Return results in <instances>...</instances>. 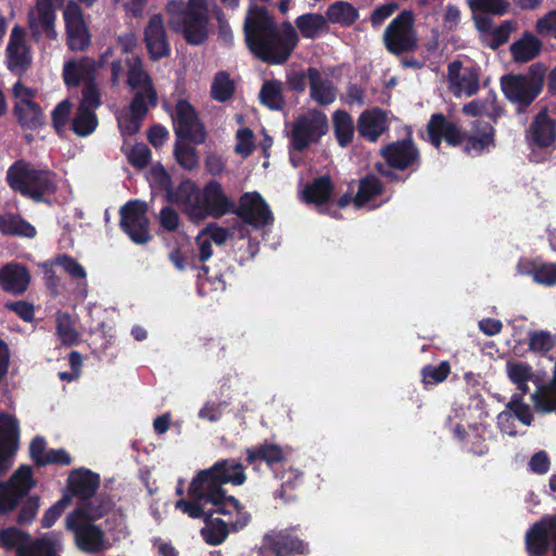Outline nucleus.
Masks as SVG:
<instances>
[{
    "instance_id": "obj_1",
    "label": "nucleus",
    "mask_w": 556,
    "mask_h": 556,
    "mask_svg": "<svg viewBox=\"0 0 556 556\" xmlns=\"http://www.w3.org/2000/svg\"><path fill=\"white\" fill-rule=\"evenodd\" d=\"M243 30L251 52L268 64L285 63L300 41L290 22L278 27L267 11L256 5L249 9Z\"/></svg>"
},
{
    "instance_id": "obj_2",
    "label": "nucleus",
    "mask_w": 556,
    "mask_h": 556,
    "mask_svg": "<svg viewBox=\"0 0 556 556\" xmlns=\"http://www.w3.org/2000/svg\"><path fill=\"white\" fill-rule=\"evenodd\" d=\"M176 507L192 518L211 517L214 513L222 514L226 519H211L206 521L202 530L207 543L218 545L226 539L228 531H239L250 521V514L245 511L236 498H230L224 504H211L192 500H180Z\"/></svg>"
},
{
    "instance_id": "obj_3",
    "label": "nucleus",
    "mask_w": 556,
    "mask_h": 556,
    "mask_svg": "<svg viewBox=\"0 0 556 556\" xmlns=\"http://www.w3.org/2000/svg\"><path fill=\"white\" fill-rule=\"evenodd\" d=\"M244 481L245 475L240 463L223 460L215 464L212 468L203 470L192 480L189 495L192 500L199 502L224 504V502L233 497L226 496L222 485L224 483L241 485Z\"/></svg>"
},
{
    "instance_id": "obj_4",
    "label": "nucleus",
    "mask_w": 556,
    "mask_h": 556,
    "mask_svg": "<svg viewBox=\"0 0 556 556\" xmlns=\"http://www.w3.org/2000/svg\"><path fill=\"white\" fill-rule=\"evenodd\" d=\"M211 8L217 9L212 0H189L187 4L180 0H169L166 7L169 26L182 31L189 43L199 45L207 35Z\"/></svg>"
},
{
    "instance_id": "obj_5",
    "label": "nucleus",
    "mask_w": 556,
    "mask_h": 556,
    "mask_svg": "<svg viewBox=\"0 0 556 556\" xmlns=\"http://www.w3.org/2000/svg\"><path fill=\"white\" fill-rule=\"evenodd\" d=\"M546 66L533 63L526 73H509L500 79L504 97L516 106L517 113H526L541 94L545 84Z\"/></svg>"
},
{
    "instance_id": "obj_6",
    "label": "nucleus",
    "mask_w": 556,
    "mask_h": 556,
    "mask_svg": "<svg viewBox=\"0 0 556 556\" xmlns=\"http://www.w3.org/2000/svg\"><path fill=\"white\" fill-rule=\"evenodd\" d=\"M0 546L15 549L17 556H60L63 542L58 532L45 533L33 540L27 533L10 527L0 530Z\"/></svg>"
},
{
    "instance_id": "obj_7",
    "label": "nucleus",
    "mask_w": 556,
    "mask_h": 556,
    "mask_svg": "<svg viewBox=\"0 0 556 556\" xmlns=\"http://www.w3.org/2000/svg\"><path fill=\"white\" fill-rule=\"evenodd\" d=\"M7 178L12 189L35 201H41L45 195L52 194L56 190L55 176L51 172L24 162H17L11 166Z\"/></svg>"
},
{
    "instance_id": "obj_8",
    "label": "nucleus",
    "mask_w": 556,
    "mask_h": 556,
    "mask_svg": "<svg viewBox=\"0 0 556 556\" xmlns=\"http://www.w3.org/2000/svg\"><path fill=\"white\" fill-rule=\"evenodd\" d=\"M415 17L410 10H403L387 26L383 33L386 49L394 55L413 52L418 47Z\"/></svg>"
},
{
    "instance_id": "obj_9",
    "label": "nucleus",
    "mask_w": 556,
    "mask_h": 556,
    "mask_svg": "<svg viewBox=\"0 0 556 556\" xmlns=\"http://www.w3.org/2000/svg\"><path fill=\"white\" fill-rule=\"evenodd\" d=\"M379 153L386 164L395 170L417 172L422 164L421 152L414 141L410 128H407L403 139L384 144Z\"/></svg>"
},
{
    "instance_id": "obj_10",
    "label": "nucleus",
    "mask_w": 556,
    "mask_h": 556,
    "mask_svg": "<svg viewBox=\"0 0 556 556\" xmlns=\"http://www.w3.org/2000/svg\"><path fill=\"white\" fill-rule=\"evenodd\" d=\"M525 546L529 556H556V513L545 515L526 532Z\"/></svg>"
},
{
    "instance_id": "obj_11",
    "label": "nucleus",
    "mask_w": 556,
    "mask_h": 556,
    "mask_svg": "<svg viewBox=\"0 0 556 556\" xmlns=\"http://www.w3.org/2000/svg\"><path fill=\"white\" fill-rule=\"evenodd\" d=\"M327 130L328 121L326 115L318 111H308L293 122L291 146L295 150H303L317 142Z\"/></svg>"
},
{
    "instance_id": "obj_12",
    "label": "nucleus",
    "mask_w": 556,
    "mask_h": 556,
    "mask_svg": "<svg viewBox=\"0 0 556 556\" xmlns=\"http://www.w3.org/2000/svg\"><path fill=\"white\" fill-rule=\"evenodd\" d=\"M65 528L74 533L77 546L85 552L96 553L105 547L103 531L92 522L83 520L79 511L66 516Z\"/></svg>"
},
{
    "instance_id": "obj_13",
    "label": "nucleus",
    "mask_w": 556,
    "mask_h": 556,
    "mask_svg": "<svg viewBox=\"0 0 556 556\" xmlns=\"http://www.w3.org/2000/svg\"><path fill=\"white\" fill-rule=\"evenodd\" d=\"M148 206L141 201H130L121 208V226L130 239L139 244L150 240Z\"/></svg>"
},
{
    "instance_id": "obj_14",
    "label": "nucleus",
    "mask_w": 556,
    "mask_h": 556,
    "mask_svg": "<svg viewBox=\"0 0 556 556\" xmlns=\"http://www.w3.org/2000/svg\"><path fill=\"white\" fill-rule=\"evenodd\" d=\"M428 141L439 149L442 141L451 147H458L465 141L466 131L462 126L448 119L443 113H433L426 126Z\"/></svg>"
},
{
    "instance_id": "obj_15",
    "label": "nucleus",
    "mask_w": 556,
    "mask_h": 556,
    "mask_svg": "<svg viewBox=\"0 0 556 556\" xmlns=\"http://www.w3.org/2000/svg\"><path fill=\"white\" fill-rule=\"evenodd\" d=\"M33 485L30 467H20L8 483L0 484V513L4 514L12 510Z\"/></svg>"
},
{
    "instance_id": "obj_16",
    "label": "nucleus",
    "mask_w": 556,
    "mask_h": 556,
    "mask_svg": "<svg viewBox=\"0 0 556 556\" xmlns=\"http://www.w3.org/2000/svg\"><path fill=\"white\" fill-rule=\"evenodd\" d=\"M174 128L179 139H187L194 143H201L205 139L202 124L193 108L185 100L178 101L173 116Z\"/></svg>"
},
{
    "instance_id": "obj_17",
    "label": "nucleus",
    "mask_w": 556,
    "mask_h": 556,
    "mask_svg": "<svg viewBox=\"0 0 556 556\" xmlns=\"http://www.w3.org/2000/svg\"><path fill=\"white\" fill-rule=\"evenodd\" d=\"M238 216L247 224L262 228L273 223V213L257 192H247L239 201Z\"/></svg>"
},
{
    "instance_id": "obj_18",
    "label": "nucleus",
    "mask_w": 556,
    "mask_h": 556,
    "mask_svg": "<svg viewBox=\"0 0 556 556\" xmlns=\"http://www.w3.org/2000/svg\"><path fill=\"white\" fill-rule=\"evenodd\" d=\"M526 140L531 148L547 149L556 141V119L543 106L526 130Z\"/></svg>"
},
{
    "instance_id": "obj_19",
    "label": "nucleus",
    "mask_w": 556,
    "mask_h": 556,
    "mask_svg": "<svg viewBox=\"0 0 556 556\" xmlns=\"http://www.w3.org/2000/svg\"><path fill=\"white\" fill-rule=\"evenodd\" d=\"M65 21L67 45L72 50H84L90 42V37L83 18V12L78 3L68 0L63 10Z\"/></svg>"
},
{
    "instance_id": "obj_20",
    "label": "nucleus",
    "mask_w": 556,
    "mask_h": 556,
    "mask_svg": "<svg viewBox=\"0 0 556 556\" xmlns=\"http://www.w3.org/2000/svg\"><path fill=\"white\" fill-rule=\"evenodd\" d=\"M55 10L51 0H36L28 13L29 29L35 38L45 35L49 39H55Z\"/></svg>"
},
{
    "instance_id": "obj_21",
    "label": "nucleus",
    "mask_w": 556,
    "mask_h": 556,
    "mask_svg": "<svg viewBox=\"0 0 556 556\" xmlns=\"http://www.w3.org/2000/svg\"><path fill=\"white\" fill-rule=\"evenodd\" d=\"M480 70L476 66L463 67L459 60L447 65V80L455 94L465 93L470 97L479 90Z\"/></svg>"
},
{
    "instance_id": "obj_22",
    "label": "nucleus",
    "mask_w": 556,
    "mask_h": 556,
    "mask_svg": "<svg viewBox=\"0 0 556 556\" xmlns=\"http://www.w3.org/2000/svg\"><path fill=\"white\" fill-rule=\"evenodd\" d=\"M18 425L14 417L0 414V476L12 465V457L18 446Z\"/></svg>"
},
{
    "instance_id": "obj_23",
    "label": "nucleus",
    "mask_w": 556,
    "mask_h": 556,
    "mask_svg": "<svg viewBox=\"0 0 556 556\" xmlns=\"http://www.w3.org/2000/svg\"><path fill=\"white\" fill-rule=\"evenodd\" d=\"M389 128L387 112L378 106L363 111L357 118L359 137L370 143H376Z\"/></svg>"
},
{
    "instance_id": "obj_24",
    "label": "nucleus",
    "mask_w": 556,
    "mask_h": 556,
    "mask_svg": "<svg viewBox=\"0 0 556 556\" xmlns=\"http://www.w3.org/2000/svg\"><path fill=\"white\" fill-rule=\"evenodd\" d=\"M201 191L190 180H185L175 190H167L166 200L179 205L188 217L200 222L202 212L200 208Z\"/></svg>"
},
{
    "instance_id": "obj_25",
    "label": "nucleus",
    "mask_w": 556,
    "mask_h": 556,
    "mask_svg": "<svg viewBox=\"0 0 556 556\" xmlns=\"http://www.w3.org/2000/svg\"><path fill=\"white\" fill-rule=\"evenodd\" d=\"M7 63L10 71L22 73L31 63V55L25 40V31L15 26L10 34L7 47Z\"/></svg>"
},
{
    "instance_id": "obj_26",
    "label": "nucleus",
    "mask_w": 556,
    "mask_h": 556,
    "mask_svg": "<svg viewBox=\"0 0 556 556\" xmlns=\"http://www.w3.org/2000/svg\"><path fill=\"white\" fill-rule=\"evenodd\" d=\"M200 208L203 211L202 220L207 216L219 217L226 214L230 211L231 203L219 184L210 182L201 191Z\"/></svg>"
},
{
    "instance_id": "obj_27",
    "label": "nucleus",
    "mask_w": 556,
    "mask_h": 556,
    "mask_svg": "<svg viewBox=\"0 0 556 556\" xmlns=\"http://www.w3.org/2000/svg\"><path fill=\"white\" fill-rule=\"evenodd\" d=\"M144 41L152 59L159 60L168 55L169 45L161 14L150 17L144 30Z\"/></svg>"
},
{
    "instance_id": "obj_28",
    "label": "nucleus",
    "mask_w": 556,
    "mask_h": 556,
    "mask_svg": "<svg viewBox=\"0 0 556 556\" xmlns=\"http://www.w3.org/2000/svg\"><path fill=\"white\" fill-rule=\"evenodd\" d=\"M97 61L84 56L70 60L63 65V80L67 87H78L81 81L85 84L96 79Z\"/></svg>"
},
{
    "instance_id": "obj_29",
    "label": "nucleus",
    "mask_w": 556,
    "mask_h": 556,
    "mask_svg": "<svg viewBox=\"0 0 556 556\" xmlns=\"http://www.w3.org/2000/svg\"><path fill=\"white\" fill-rule=\"evenodd\" d=\"M307 549V544L304 542L277 533L264 538L261 554L262 556H287L292 553L304 554Z\"/></svg>"
},
{
    "instance_id": "obj_30",
    "label": "nucleus",
    "mask_w": 556,
    "mask_h": 556,
    "mask_svg": "<svg viewBox=\"0 0 556 556\" xmlns=\"http://www.w3.org/2000/svg\"><path fill=\"white\" fill-rule=\"evenodd\" d=\"M464 151L481 154L495 147V128L488 122L477 121L473 125V135L466 134Z\"/></svg>"
},
{
    "instance_id": "obj_31",
    "label": "nucleus",
    "mask_w": 556,
    "mask_h": 556,
    "mask_svg": "<svg viewBox=\"0 0 556 556\" xmlns=\"http://www.w3.org/2000/svg\"><path fill=\"white\" fill-rule=\"evenodd\" d=\"M128 77L127 83L129 87L136 91H144L150 104L156 105L157 96L153 88L152 80L148 73L143 70L141 60L137 56H131L127 60Z\"/></svg>"
},
{
    "instance_id": "obj_32",
    "label": "nucleus",
    "mask_w": 556,
    "mask_h": 556,
    "mask_svg": "<svg viewBox=\"0 0 556 556\" xmlns=\"http://www.w3.org/2000/svg\"><path fill=\"white\" fill-rule=\"evenodd\" d=\"M311 98L320 105L332 103L337 98V90L331 81L321 75L316 68H308Z\"/></svg>"
},
{
    "instance_id": "obj_33",
    "label": "nucleus",
    "mask_w": 556,
    "mask_h": 556,
    "mask_svg": "<svg viewBox=\"0 0 556 556\" xmlns=\"http://www.w3.org/2000/svg\"><path fill=\"white\" fill-rule=\"evenodd\" d=\"M293 27L298 35L312 40L321 37L329 30L325 16L313 12L299 15Z\"/></svg>"
},
{
    "instance_id": "obj_34",
    "label": "nucleus",
    "mask_w": 556,
    "mask_h": 556,
    "mask_svg": "<svg viewBox=\"0 0 556 556\" xmlns=\"http://www.w3.org/2000/svg\"><path fill=\"white\" fill-rule=\"evenodd\" d=\"M99 476L88 469L73 470L68 476V485L72 492L81 497H91L99 486Z\"/></svg>"
},
{
    "instance_id": "obj_35",
    "label": "nucleus",
    "mask_w": 556,
    "mask_h": 556,
    "mask_svg": "<svg viewBox=\"0 0 556 556\" xmlns=\"http://www.w3.org/2000/svg\"><path fill=\"white\" fill-rule=\"evenodd\" d=\"M506 409L497 415V424L502 430L507 431L505 425L508 424L513 415L523 425L530 426L533 421V415L528 404L522 402V394L515 393L506 404Z\"/></svg>"
},
{
    "instance_id": "obj_36",
    "label": "nucleus",
    "mask_w": 556,
    "mask_h": 556,
    "mask_svg": "<svg viewBox=\"0 0 556 556\" xmlns=\"http://www.w3.org/2000/svg\"><path fill=\"white\" fill-rule=\"evenodd\" d=\"M0 283L7 291L22 293L29 283V274L23 266L9 264L0 269Z\"/></svg>"
},
{
    "instance_id": "obj_37",
    "label": "nucleus",
    "mask_w": 556,
    "mask_h": 556,
    "mask_svg": "<svg viewBox=\"0 0 556 556\" xmlns=\"http://www.w3.org/2000/svg\"><path fill=\"white\" fill-rule=\"evenodd\" d=\"M541 49V40L527 31L510 46V53L516 62L525 63L535 59L540 54Z\"/></svg>"
},
{
    "instance_id": "obj_38",
    "label": "nucleus",
    "mask_w": 556,
    "mask_h": 556,
    "mask_svg": "<svg viewBox=\"0 0 556 556\" xmlns=\"http://www.w3.org/2000/svg\"><path fill=\"white\" fill-rule=\"evenodd\" d=\"M382 191L383 186L376 176H366L359 181L358 191L353 199L350 198V203L353 202L354 206L359 208L380 195Z\"/></svg>"
},
{
    "instance_id": "obj_39",
    "label": "nucleus",
    "mask_w": 556,
    "mask_h": 556,
    "mask_svg": "<svg viewBox=\"0 0 556 556\" xmlns=\"http://www.w3.org/2000/svg\"><path fill=\"white\" fill-rule=\"evenodd\" d=\"M112 508V502L104 497H94L81 503L73 511H79L81 519L93 522L104 517Z\"/></svg>"
},
{
    "instance_id": "obj_40",
    "label": "nucleus",
    "mask_w": 556,
    "mask_h": 556,
    "mask_svg": "<svg viewBox=\"0 0 556 556\" xmlns=\"http://www.w3.org/2000/svg\"><path fill=\"white\" fill-rule=\"evenodd\" d=\"M0 231L7 235H15L21 237L34 238L36 229L26 220L15 215L0 216Z\"/></svg>"
},
{
    "instance_id": "obj_41",
    "label": "nucleus",
    "mask_w": 556,
    "mask_h": 556,
    "mask_svg": "<svg viewBox=\"0 0 556 556\" xmlns=\"http://www.w3.org/2000/svg\"><path fill=\"white\" fill-rule=\"evenodd\" d=\"M332 184L327 176L319 177L315 179L309 186H307L303 191V197L305 201L312 203H324L329 199V195L332 191Z\"/></svg>"
},
{
    "instance_id": "obj_42",
    "label": "nucleus",
    "mask_w": 556,
    "mask_h": 556,
    "mask_svg": "<svg viewBox=\"0 0 556 556\" xmlns=\"http://www.w3.org/2000/svg\"><path fill=\"white\" fill-rule=\"evenodd\" d=\"M98 126V119L94 111L78 106L72 121V128L78 136H88L94 131Z\"/></svg>"
},
{
    "instance_id": "obj_43",
    "label": "nucleus",
    "mask_w": 556,
    "mask_h": 556,
    "mask_svg": "<svg viewBox=\"0 0 556 556\" xmlns=\"http://www.w3.org/2000/svg\"><path fill=\"white\" fill-rule=\"evenodd\" d=\"M261 102L271 110H280L283 105L282 84L278 80L265 81L260 91Z\"/></svg>"
},
{
    "instance_id": "obj_44",
    "label": "nucleus",
    "mask_w": 556,
    "mask_h": 556,
    "mask_svg": "<svg viewBox=\"0 0 556 556\" xmlns=\"http://www.w3.org/2000/svg\"><path fill=\"white\" fill-rule=\"evenodd\" d=\"M528 345L531 352L546 355L556 345V338L547 330H532Z\"/></svg>"
},
{
    "instance_id": "obj_45",
    "label": "nucleus",
    "mask_w": 556,
    "mask_h": 556,
    "mask_svg": "<svg viewBox=\"0 0 556 556\" xmlns=\"http://www.w3.org/2000/svg\"><path fill=\"white\" fill-rule=\"evenodd\" d=\"M450 374L451 365L447 361H442L438 365H425L420 371L422 383L425 386L441 383L446 380Z\"/></svg>"
},
{
    "instance_id": "obj_46",
    "label": "nucleus",
    "mask_w": 556,
    "mask_h": 556,
    "mask_svg": "<svg viewBox=\"0 0 556 556\" xmlns=\"http://www.w3.org/2000/svg\"><path fill=\"white\" fill-rule=\"evenodd\" d=\"M235 91L233 81L225 73H218L211 86L212 97L220 102L228 100Z\"/></svg>"
},
{
    "instance_id": "obj_47",
    "label": "nucleus",
    "mask_w": 556,
    "mask_h": 556,
    "mask_svg": "<svg viewBox=\"0 0 556 556\" xmlns=\"http://www.w3.org/2000/svg\"><path fill=\"white\" fill-rule=\"evenodd\" d=\"M123 151L126 154L129 163L139 168L144 167L151 159L150 150L143 143L131 144L125 142L123 146Z\"/></svg>"
},
{
    "instance_id": "obj_48",
    "label": "nucleus",
    "mask_w": 556,
    "mask_h": 556,
    "mask_svg": "<svg viewBox=\"0 0 556 556\" xmlns=\"http://www.w3.org/2000/svg\"><path fill=\"white\" fill-rule=\"evenodd\" d=\"M506 371L510 381L516 384H525L533 377L532 367L523 362H507Z\"/></svg>"
},
{
    "instance_id": "obj_49",
    "label": "nucleus",
    "mask_w": 556,
    "mask_h": 556,
    "mask_svg": "<svg viewBox=\"0 0 556 556\" xmlns=\"http://www.w3.org/2000/svg\"><path fill=\"white\" fill-rule=\"evenodd\" d=\"M283 458L281 448L277 445H263L255 450L248 451V462L254 463L257 459L265 460L268 465L280 462Z\"/></svg>"
},
{
    "instance_id": "obj_50",
    "label": "nucleus",
    "mask_w": 556,
    "mask_h": 556,
    "mask_svg": "<svg viewBox=\"0 0 556 556\" xmlns=\"http://www.w3.org/2000/svg\"><path fill=\"white\" fill-rule=\"evenodd\" d=\"M14 111L18 121L25 126L36 127L41 123V110L35 102L26 105H14Z\"/></svg>"
},
{
    "instance_id": "obj_51",
    "label": "nucleus",
    "mask_w": 556,
    "mask_h": 556,
    "mask_svg": "<svg viewBox=\"0 0 556 556\" xmlns=\"http://www.w3.org/2000/svg\"><path fill=\"white\" fill-rule=\"evenodd\" d=\"M175 157L185 169L191 170L198 166L199 157L195 150L179 139L175 146Z\"/></svg>"
},
{
    "instance_id": "obj_52",
    "label": "nucleus",
    "mask_w": 556,
    "mask_h": 556,
    "mask_svg": "<svg viewBox=\"0 0 556 556\" xmlns=\"http://www.w3.org/2000/svg\"><path fill=\"white\" fill-rule=\"evenodd\" d=\"M56 329L60 340L66 345L78 342V333L74 328L71 317L66 314H59L56 317Z\"/></svg>"
},
{
    "instance_id": "obj_53",
    "label": "nucleus",
    "mask_w": 556,
    "mask_h": 556,
    "mask_svg": "<svg viewBox=\"0 0 556 556\" xmlns=\"http://www.w3.org/2000/svg\"><path fill=\"white\" fill-rule=\"evenodd\" d=\"M472 11L503 15L508 11L509 3L505 0H471Z\"/></svg>"
},
{
    "instance_id": "obj_54",
    "label": "nucleus",
    "mask_w": 556,
    "mask_h": 556,
    "mask_svg": "<svg viewBox=\"0 0 556 556\" xmlns=\"http://www.w3.org/2000/svg\"><path fill=\"white\" fill-rule=\"evenodd\" d=\"M148 180L153 190L165 191V197H167V190H172L169 188L170 178L164 167L159 164L151 167L148 173Z\"/></svg>"
},
{
    "instance_id": "obj_55",
    "label": "nucleus",
    "mask_w": 556,
    "mask_h": 556,
    "mask_svg": "<svg viewBox=\"0 0 556 556\" xmlns=\"http://www.w3.org/2000/svg\"><path fill=\"white\" fill-rule=\"evenodd\" d=\"M101 105V97L99 91V86L94 80H90L85 84L81 94V101L79 106H85V109L94 111L97 108Z\"/></svg>"
},
{
    "instance_id": "obj_56",
    "label": "nucleus",
    "mask_w": 556,
    "mask_h": 556,
    "mask_svg": "<svg viewBox=\"0 0 556 556\" xmlns=\"http://www.w3.org/2000/svg\"><path fill=\"white\" fill-rule=\"evenodd\" d=\"M72 496L65 494L53 506H51L43 515L41 519V526L46 529L51 528L59 517L63 514L65 508L71 504Z\"/></svg>"
},
{
    "instance_id": "obj_57",
    "label": "nucleus",
    "mask_w": 556,
    "mask_h": 556,
    "mask_svg": "<svg viewBox=\"0 0 556 556\" xmlns=\"http://www.w3.org/2000/svg\"><path fill=\"white\" fill-rule=\"evenodd\" d=\"M324 16L328 26L329 23L345 25L348 23V3L344 1H337L330 4L326 11V15Z\"/></svg>"
},
{
    "instance_id": "obj_58",
    "label": "nucleus",
    "mask_w": 556,
    "mask_h": 556,
    "mask_svg": "<svg viewBox=\"0 0 556 556\" xmlns=\"http://www.w3.org/2000/svg\"><path fill=\"white\" fill-rule=\"evenodd\" d=\"M535 30L539 35L556 39V10H552L536 21Z\"/></svg>"
},
{
    "instance_id": "obj_59",
    "label": "nucleus",
    "mask_w": 556,
    "mask_h": 556,
    "mask_svg": "<svg viewBox=\"0 0 556 556\" xmlns=\"http://www.w3.org/2000/svg\"><path fill=\"white\" fill-rule=\"evenodd\" d=\"M533 281L538 285L552 287L556 285V263L541 262Z\"/></svg>"
},
{
    "instance_id": "obj_60",
    "label": "nucleus",
    "mask_w": 556,
    "mask_h": 556,
    "mask_svg": "<svg viewBox=\"0 0 556 556\" xmlns=\"http://www.w3.org/2000/svg\"><path fill=\"white\" fill-rule=\"evenodd\" d=\"M55 264H58L62 269L67 273L71 277L77 279L86 278V270L84 267L78 264L74 258L62 255L55 260Z\"/></svg>"
},
{
    "instance_id": "obj_61",
    "label": "nucleus",
    "mask_w": 556,
    "mask_h": 556,
    "mask_svg": "<svg viewBox=\"0 0 556 556\" xmlns=\"http://www.w3.org/2000/svg\"><path fill=\"white\" fill-rule=\"evenodd\" d=\"M254 149L253 134L248 128L239 129L237 132L236 152L242 156H248Z\"/></svg>"
},
{
    "instance_id": "obj_62",
    "label": "nucleus",
    "mask_w": 556,
    "mask_h": 556,
    "mask_svg": "<svg viewBox=\"0 0 556 556\" xmlns=\"http://www.w3.org/2000/svg\"><path fill=\"white\" fill-rule=\"evenodd\" d=\"M149 106H153L150 104L149 99L144 91H136L135 97L130 103L129 112L132 116H136L142 121L144 115L147 114Z\"/></svg>"
},
{
    "instance_id": "obj_63",
    "label": "nucleus",
    "mask_w": 556,
    "mask_h": 556,
    "mask_svg": "<svg viewBox=\"0 0 556 556\" xmlns=\"http://www.w3.org/2000/svg\"><path fill=\"white\" fill-rule=\"evenodd\" d=\"M334 131L341 147L348 146V114L344 111H337L333 115Z\"/></svg>"
},
{
    "instance_id": "obj_64",
    "label": "nucleus",
    "mask_w": 556,
    "mask_h": 556,
    "mask_svg": "<svg viewBox=\"0 0 556 556\" xmlns=\"http://www.w3.org/2000/svg\"><path fill=\"white\" fill-rule=\"evenodd\" d=\"M118 126L123 136H132L136 134L141 124V119L132 116L129 112L122 113L118 117Z\"/></svg>"
}]
</instances>
